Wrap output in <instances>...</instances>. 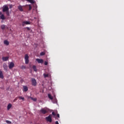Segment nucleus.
<instances>
[{
  "label": "nucleus",
  "instance_id": "obj_1",
  "mask_svg": "<svg viewBox=\"0 0 124 124\" xmlns=\"http://www.w3.org/2000/svg\"><path fill=\"white\" fill-rule=\"evenodd\" d=\"M9 10V8H8V6H7V5H4L3 6L2 8V12H6L7 11H8Z\"/></svg>",
  "mask_w": 124,
  "mask_h": 124
},
{
  "label": "nucleus",
  "instance_id": "obj_2",
  "mask_svg": "<svg viewBox=\"0 0 124 124\" xmlns=\"http://www.w3.org/2000/svg\"><path fill=\"white\" fill-rule=\"evenodd\" d=\"M49 110L48 109V108H42L41 110H40V112L41 113H42V114H46V113H48Z\"/></svg>",
  "mask_w": 124,
  "mask_h": 124
},
{
  "label": "nucleus",
  "instance_id": "obj_3",
  "mask_svg": "<svg viewBox=\"0 0 124 124\" xmlns=\"http://www.w3.org/2000/svg\"><path fill=\"white\" fill-rule=\"evenodd\" d=\"M31 84L32 86H34V87H35L36 85H37V82L35 78H31Z\"/></svg>",
  "mask_w": 124,
  "mask_h": 124
},
{
  "label": "nucleus",
  "instance_id": "obj_4",
  "mask_svg": "<svg viewBox=\"0 0 124 124\" xmlns=\"http://www.w3.org/2000/svg\"><path fill=\"white\" fill-rule=\"evenodd\" d=\"M46 120L47 122L52 123V115L50 114L48 116L46 117Z\"/></svg>",
  "mask_w": 124,
  "mask_h": 124
},
{
  "label": "nucleus",
  "instance_id": "obj_5",
  "mask_svg": "<svg viewBox=\"0 0 124 124\" xmlns=\"http://www.w3.org/2000/svg\"><path fill=\"white\" fill-rule=\"evenodd\" d=\"M25 63L26 64H28L29 63V55L28 54H26L25 55Z\"/></svg>",
  "mask_w": 124,
  "mask_h": 124
},
{
  "label": "nucleus",
  "instance_id": "obj_6",
  "mask_svg": "<svg viewBox=\"0 0 124 124\" xmlns=\"http://www.w3.org/2000/svg\"><path fill=\"white\" fill-rule=\"evenodd\" d=\"M25 25H31V22L27 21L22 22V26L25 27Z\"/></svg>",
  "mask_w": 124,
  "mask_h": 124
},
{
  "label": "nucleus",
  "instance_id": "obj_7",
  "mask_svg": "<svg viewBox=\"0 0 124 124\" xmlns=\"http://www.w3.org/2000/svg\"><path fill=\"white\" fill-rule=\"evenodd\" d=\"M0 18L1 19V20H5V16H4V15L2 14L1 12H0Z\"/></svg>",
  "mask_w": 124,
  "mask_h": 124
},
{
  "label": "nucleus",
  "instance_id": "obj_8",
  "mask_svg": "<svg viewBox=\"0 0 124 124\" xmlns=\"http://www.w3.org/2000/svg\"><path fill=\"white\" fill-rule=\"evenodd\" d=\"M14 66H15V64H14V63H13V62H11L9 65V67L10 69H11V68H13Z\"/></svg>",
  "mask_w": 124,
  "mask_h": 124
},
{
  "label": "nucleus",
  "instance_id": "obj_9",
  "mask_svg": "<svg viewBox=\"0 0 124 124\" xmlns=\"http://www.w3.org/2000/svg\"><path fill=\"white\" fill-rule=\"evenodd\" d=\"M8 59H9L8 57H3L2 58V60L3 62H7V61H8Z\"/></svg>",
  "mask_w": 124,
  "mask_h": 124
},
{
  "label": "nucleus",
  "instance_id": "obj_10",
  "mask_svg": "<svg viewBox=\"0 0 124 124\" xmlns=\"http://www.w3.org/2000/svg\"><path fill=\"white\" fill-rule=\"evenodd\" d=\"M36 61L38 62V63H42L43 62V60L40 59H36Z\"/></svg>",
  "mask_w": 124,
  "mask_h": 124
},
{
  "label": "nucleus",
  "instance_id": "obj_11",
  "mask_svg": "<svg viewBox=\"0 0 124 124\" xmlns=\"http://www.w3.org/2000/svg\"><path fill=\"white\" fill-rule=\"evenodd\" d=\"M3 43L5 45H6L7 46H8V45H9V42L7 40H5L3 41Z\"/></svg>",
  "mask_w": 124,
  "mask_h": 124
},
{
  "label": "nucleus",
  "instance_id": "obj_12",
  "mask_svg": "<svg viewBox=\"0 0 124 124\" xmlns=\"http://www.w3.org/2000/svg\"><path fill=\"white\" fill-rule=\"evenodd\" d=\"M0 78L1 79H3L4 77H3V73H2V71L0 70Z\"/></svg>",
  "mask_w": 124,
  "mask_h": 124
},
{
  "label": "nucleus",
  "instance_id": "obj_13",
  "mask_svg": "<svg viewBox=\"0 0 124 124\" xmlns=\"http://www.w3.org/2000/svg\"><path fill=\"white\" fill-rule=\"evenodd\" d=\"M11 107H12V104L9 103L8 106H7V109L8 110H10V109L11 108Z\"/></svg>",
  "mask_w": 124,
  "mask_h": 124
},
{
  "label": "nucleus",
  "instance_id": "obj_14",
  "mask_svg": "<svg viewBox=\"0 0 124 124\" xmlns=\"http://www.w3.org/2000/svg\"><path fill=\"white\" fill-rule=\"evenodd\" d=\"M28 90H29V89L28 88V87H27V86H23V91L24 92H28Z\"/></svg>",
  "mask_w": 124,
  "mask_h": 124
},
{
  "label": "nucleus",
  "instance_id": "obj_15",
  "mask_svg": "<svg viewBox=\"0 0 124 124\" xmlns=\"http://www.w3.org/2000/svg\"><path fill=\"white\" fill-rule=\"evenodd\" d=\"M18 8L19 11H24V10H23V6H22L21 5L18 6Z\"/></svg>",
  "mask_w": 124,
  "mask_h": 124
},
{
  "label": "nucleus",
  "instance_id": "obj_16",
  "mask_svg": "<svg viewBox=\"0 0 124 124\" xmlns=\"http://www.w3.org/2000/svg\"><path fill=\"white\" fill-rule=\"evenodd\" d=\"M3 67L4 70H7V65L5 63L3 64Z\"/></svg>",
  "mask_w": 124,
  "mask_h": 124
},
{
  "label": "nucleus",
  "instance_id": "obj_17",
  "mask_svg": "<svg viewBox=\"0 0 124 124\" xmlns=\"http://www.w3.org/2000/svg\"><path fill=\"white\" fill-rule=\"evenodd\" d=\"M26 1L30 2V3H34V0H25Z\"/></svg>",
  "mask_w": 124,
  "mask_h": 124
},
{
  "label": "nucleus",
  "instance_id": "obj_18",
  "mask_svg": "<svg viewBox=\"0 0 124 124\" xmlns=\"http://www.w3.org/2000/svg\"><path fill=\"white\" fill-rule=\"evenodd\" d=\"M48 97L49 99H51V100H53V96H52V95L51 94H48Z\"/></svg>",
  "mask_w": 124,
  "mask_h": 124
},
{
  "label": "nucleus",
  "instance_id": "obj_19",
  "mask_svg": "<svg viewBox=\"0 0 124 124\" xmlns=\"http://www.w3.org/2000/svg\"><path fill=\"white\" fill-rule=\"evenodd\" d=\"M32 69H33L34 71H37V69H36V66L35 65H33L32 66Z\"/></svg>",
  "mask_w": 124,
  "mask_h": 124
},
{
  "label": "nucleus",
  "instance_id": "obj_20",
  "mask_svg": "<svg viewBox=\"0 0 124 124\" xmlns=\"http://www.w3.org/2000/svg\"><path fill=\"white\" fill-rule=\"evenodd\" d=\"M18 98L20 99H22V101H25V98L22 96H18Z\"/></svg>",
  "mask_w": 124,
  "mask_h": 124
},
{
  "label": "nucleus",
  "instance_id": "obj_21",
  "mask_svg": "<svg viewBox=\"0 0 124 124\" xmlns=\"http://www.w3.org/2000/svg\"><path fill=\"white\" fill-rule=\"evenodd\" d=\"M30 98L31 100H33V101H36V100H37V99L36 98H32V97H30Z\"/></svg>",
  "mask_w": 124,
  "mask_h": 124
},
{
  "label": "nucleus",
  "instance_id": "obj_22",
  "mask_svg": "<svg viewBox=\"0 0 124 124\" xmlns=\"http://www.w3.org/2000/svg\"><path fill=\"white\" fill-rule=\"evenodd\" d=\"M0 27H1V30H4V29H5V25H1Z\"/></svg>",
  "mask_w": 124,
  "mask_h": 124
},
{
  "label": "nucleus",
  "instance_id": "obj_23",
  "mask_svg": "<svg viewBox=\"0 0 124 124\" xmlns=\"http://www.w3.org/2000/svg\"><path fill=\"white\" fill-rule=\"evenodd\" d=\"M44 76L45 78H46V77H49V74H44Z\"/></svg>",
  "mask_w": 124,
  "mask_h": 124
},
{
  "label": "nucleus",
  "instance_id": "obj_24",
  "mask_svg": "<svg viewBox=\"0 0 124 124\" xmlns=\"http://www.w3.org/2000/svg\"><path fill=\"white\" fill-rule=\"evenodd\" d=\"M6 123L7 124H12V122L11 121H8V120H6Z\"/></svg>",
  "mask_w": 124,
  "mask_h": 124
},
{
  "label": "nucleus",
  "instance_id": "obj_25",
  "mask_svg": "<svg viewBox=\"0 0 124 124\" xmlns=\"http://www.w3.org/2000/svg\"><path fill=\"white\" fill-rule=\"evenodd\" d=\"M44 55H45V53L44 52H42L40 53V56H44Z\"/></svg>",
  "mask_w": 124,
  "mask_h": 124
},
{
  "label": "nucleus",
  "instance_id": "obj_26",
  "mask_svg": "<svg viewBox=\"0 0 124 124\" xmlns=\"http://www.w3.org/2000/svg\"><path fill=\"white\" fill-rule=\"evenodd\" d=\"M5 12H6V15H7V16H9V10Z\"/></svg>",
  "mask_w": 124,
  "mask_h": 124
},
{
  "label": "nucleus",
  "instance_id": "obj_27",
  "mask_svg": "<svg viewBox=\"0 0 124 124\" xmlns=\"http://www.w3.org/2000/svg\"><path fill=\"white\" fill-rule=\"evenodd\" d=\"M29 10H31V8H32L31 5H29Z\"/></svg>",
  "mask_w": 124,
  "mask_h": 124
},
{
  "label": "nucleus",
  "instance_id": "obj_28",
  "mask_svg": "<svg viewBox=\"0 0 124 124\" xmlns=\"http://www.w3.org/2000/svg\"><path fill=\"white\" fill-rule=\"evenodd\" d=\"M52 114L53 116H56V113H55V112H52Z\"/></svg>",
  "mask_w": 124,
  "mask_h": 124
},
{
  "label": "nucleus",
  "instance_id": "obj_29",
  "mask_svg": "<svg viewBox=\"0 0 124 124\" xmlns=\"http://www.w3.org/2000/svg\"><path fill=\"white\" fill-rule=\"evenodd\" d=\"M48 64V62H45V65H47Z\"/></svg>",
  "mask_w": 124,
  "mask_h": 124
},
{
  "label": "nucleus",
  "instance_id": "obj_30",
  "mask_svg": "<svg viewBox=\"0 0 124 124\" xmlns=\"http://www.w3.org/2000/svg\"><path fill=\"white\" fill-rule=\"evenodd\" d=\"M26 29L28 30V31H30V30H31L29 27H27Z\"/></svg>",
  "mask_w": 124,
  "mask_h": 124
},
{
  "label": "nucleus",
  "instance_id": "obj_31",
  "mask_svg": "<svg viewBox=\"0 0 124 124\" xmlns=\"http://www.w3.org/2000/svg\"><path fill=\"white\" fill-rule=\"evenodd\" d=\"M17 100V98H16L14 100V102H15V101H16Z\"/></svg>",
  "mask_w": 124,
  "mask_h": 124
},
{
  "label": "nucleus",
  "instance_id": "obj_32",
  "mask_svg": "<svg viewBox=\"0 0 124 124\" xmlns=\"http://www.w3.org/2000/svg\"><path fill=\"white\" fill-rule=\"evenodd\" d=\"M57 116L58 118H60V114H57Z\"/></svg>",
  "mask_w": 124,
  "mask_h": 124
},
{
  "label": "nucleus",
  "instance_id": "obj_33",
  "mask_svg": "<svg viewBox=\"0 0 124 124\" xmlns=\"http://www.w3.org/2000/svg\"><path fill=\"white\" fill-rule=\"evenodd\" d=\"M55 124H59V122L56 121V122H55Z\"/></svg>",
  "mask_w": 124,
  "mask_h": 124
},
{
  "label": "nucleus",
  "instance_id": "obj_34",
  "mask_svg": "<svg viewBox=\"0 0 124 124\" xmlns=\"http://www.w3.org/2000/svg\"><path fill=\"white\" fill-rule=\"evenodd\" d=\"M22 67H24V68H25V67H24V66H22Z\"/></svg>",
  "mask_w": 124,
  "mask_h": 124
}]
</instances>
